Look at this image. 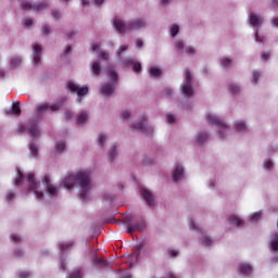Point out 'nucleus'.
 Segmentation results:
<instances>
[{
  "label": "nucleus",
  "mask_w": 278,
  "mask_h": 278,
  "mask_svg": "<svg viewBox=\"0 0 278 278\" xmlns=\"http://www.w3.org/2000/svg\"><path fill=\"white\" fill-rule=\"evenodd\" d=\"M75 184L80 187V200L87 201L88 191L92 188V184L90 182V172H78L76 175L66 176L63 180V186L67 190L73 189Z\"/></svg>",
  "instance_id": "f257e3e1"
},
{
  "label": "nucleus",
  "mask_w": 278,
  "mask_h": 278,
  "mask_svg": "<svg viewBox=\"0 0 278 278\" xmlns=\"http://www.w3.org/2000/svg\"><path fill=\"white\" fill-rule=\"evenodd\" d=\"M113 25L118 34H125V31H131V29H142L147 25V22L144 20H135L125 24L121 18L115 17Z\"/></svg>",
  "instance_id": "f03ea898"
},
{
  "label": "nucleus",
  "mask_w": 278,
  "mask_h": 278,
  "mask_svg": "<svg viewBox=\"0 0 278 278\" xmlns=\"http://www.w3.org/2000/svg\"><path fill=\"white\" fill-rule=\"evenodd\" d=\"M181 92L186 97H192L194 94V90L192 89V74L190 70L186 71V85L181 87Z\"/></svg>",
  "instance_id": "7ed1b4c3"
},
{
  "label": "nucleus",
  "mask_w": 278,
  "mask_h": 278,
  "mask_svg": "<svg viewBox=\"0 0 278 278\" xmlns=\"http://www.w3.org/2000/svg\"><path fill=\"white\" fill-rule=\"evenodd\" d=\"M206 123H208V125H215V127H218V129H224V131H227V124L223 123V121H220V118H218L216 115H206Z\"/></svg>",
  "instance_id": "20e7f679"
},
{
  "label": "nucleus",
  "mask_w": 278,
  "mask_h": 278,
  "mask_svg": "<svg viewBox=\"0 0 278 278\" xmlns=\"http://www.w3.org/2000/svg\"><path fill=\"white\" fill-rule=\"evenodd\" d=\"M67 89L70 92H77L78 97H86V94H88V87L79 88V86L73 81L67 83Z\"/></svg>",
  "instance_id": "39448f33"
},
{
  "label": "nucleus",
  "mask_w": 278,
  "mask_h": 278,
  "mask_svg": "<svg viewBox=\"0 0 278 278\" xmlns=\"http://www.w3.org/2000/svg\"><path fill=\"white\" fill-rule=\"evenodd\" d=\"M144 227H147V224L144 220L137 222L135 224H128L127 225V232L131 235L135 233V231H144Z\"/></svg>",
  "instance_id": "423d86ee"
},
{
  "label": "nucleus",
  "mask_w": 278,
  "mask_h": 278,
  "mask_svg": "<svg viewBox=\"0 0 278 278\" xmlns=\"http://www.w3.org/2000/svg\"><path fill=\"white\" fill-rule=\"evenodd\" d=\"M28 134H30L33 138H38L40 136V128H38V119H33L29 122Z\"/></svg>",
  "instance_id": "0eeeda50"
},
{
  "label": "nucleus",
  "mask_w": 278,
  "mask_h": 278,
  "mask_svg": "<svg viewBox=\"0 0 278 278\" xmlns=\"http://www.w3.org/2000/svg\"><path fill=\"white\" fill-rule=\"evenodd\" d=\"M132 131H141L146 134H153V129L151 127H147V124L143 121L139 122V124H134L132 126Z\"/></svg>",
  "instance_id": "6e6552de"
},
{
  "label": "nucleus",
  "mask_w": 278,
  "mask_h": 278,
  "mask_svg": "<svg viewBox=\"0 0 278 278\" xmlns=\"http://www.w3.org/2000/svg\"><path fill=\"white\" fill-rule=\"evenodd\" d=\"M46 110H50L51 112H58L60 110V105H50L48 103L38 104L36 106L37 114H42Z\"/></svg>",
  "instance_id": "1a4fd4ad"
},
{
  "label": "nucleus",
  "mask_w": 278,
  "mask_h": 278,
  "mask_svg": "<svg viewBox=\"0 0 278 278\" xmlns=\"http://www.w3.org/2000/svg\"><path fill=\"white\" fill-rule=\"evenodd\" d=\"M114 90H116V83H109L102 86L100 92L104 94V97H110L114 94Z\"/></svg>",
  "instance_id": "9d476101"
},
{
  "label": "nucleus",
  "mask_w": 278,
  "mask_h": 278,
  "mask_svg": "<svg viewBox=\"0 0 278 278\" xmlns=\"http://www.w3.org/2000/svg\"><path fill=\"white\" fill-rule=\"evenodd\" d=\"M26 181L28 184V190H37L40 187V182L36 181L34 173H29L26 176Z\"/></svg>",
  "instance_id": "9b49d317"
},
{
  "label": "nucleus",
  "mask_w": 278,
  "mask_h": 278,
  "mask_svg": "<svg viewBox=\"0 0 278 278\" xmlns=\"http://www.w3.org/2000/svg\"><path fill=\"white\" fill-rule=\"evenodd\" d=\"M43 186H46L49 194H56L58 193V189L55 187H53V185H51V178H49L48 175L45 176L43 180H42Z\"/></svg>",
  "instance_id": "f8f14e48"
},
{
  "label": "nucleus",
  "mask_w": 278,
  "mask_h": 278,
  "mask_svg": "<svg viewBox=\"0 0 278 278\" xmlns=\"http://www.w3.org/2000/svg\"><path fill=\"white\" fill-rule=\"evenodd\" d=\"M141 194H142L143 199L147 201V204L150 207H153L154 200H153V194L151 193V191H149L147 189H141Z\"/></svg>",
  "instance_id": "ddd939ff"
},
{
  "label": "nucleus",
  "mask_w": 278,
  "mask_h": 278,
  "mask_svg": "<svg viewBox=\"0 0 278 278\" xmlns=\"http://www.w3.org/2000/svg\"><path fill=\"white\" fill-rule=\"evenodd\" d=\"M249 20H250V25H252V27H260V25L264 22L262 17L255 13H251L249 15Z\"/></svg>",
  "instance_id": "4468645a"
},
{
  "label": "nucleus",
  "mask_w": 278,
  "mask_h": 278,
  "mask_svg": "<svg viewBox=\"0 0 278 278\" xmlns=\"http://www.w3.org/2000/svg\"><path fill=\"white\" fill-rule=\"evenodd\" d=\"M184 177V167L180 165H177L174 174H173V181H179Z\"/></svg>",
  "instance_id": "2eb2a0df"
},
{
  "label": "nucleus",
  "mask_w": 278,
  "mask_h": 278,
  "mask_svg": "<svg viewBox=\"0 0 278 278\" xmlns=\"http://www.w3.org/2000/svg\"><path fill=\"white\" fill-rule=\"evenodd\" d=\"M239 273H241V275H251V273H253V267L249 264H240Z\"/></svg>",
  "instance_id": "dca6fc26"
},
{
  "label": "nucleus",
  "mask_w": 278,
  "mask_h": 278,
  "mask_svg": "<svg viewBox=\"0 0 278 278\" xmlns=\"http://www.w3.org/2000/svg\"><path fill=\"white\" fill-rule=\"evenodd\" d=\"M42 51V48L40 47V45H35L34 46V53L35 56L33 59V62L35 64H40V52Z\"/></svg>",
  "instance_id": "f3484780"
},
{
  "label": "nucleus",
  "mask_w": 278,
  "mask_h": 278,
  "mask_svg": "<svg viewBox=\"0 0 278 278\" xmlns=\"http://www.w3.org/2000/svg\"><path fill=\"white\" fill-rule=\"evenodd\" d=\"M228 220L231 225H236V227H242V225H244V222L236 215H230Z\"/></svg>",
  "instance_id": "a211bd4d"
},
{
  "label": "nucleus",
  "mask_w": 278,
  "mask_h": 278,
  "mask_svg": "<svg viewBox=\"0 0 278 278\" xmlns=\"http://www.w3.org/2000/svg\"><path fill=\"white\" fill-rule=\"evenodd\" d=\"M42 10H47V2H36L33 7L34 12H42Z\"/></svg>",
  "instance_id": "6ab92c4d"
},
{
  "label": "nucleus",
  "mask_w": 278,
  "mask_h": 278,
  "mask_svg": "<svg viewBox=\"0 0 278 278\" xmlns=\"http://www.w3.org/2000/svg\"><path fill=\"white\" fill-rule=\"evenodd\" d=\"M88 121V113L83 112L77 115V125H84Z\"/></svg>",
  "instance_id": "aec40b11"
},
{
  "label": "nucleus",
  "mask_w": 278,
  "mask_h": 278,
  "mask_svg": "<svg viewBox=\"0 0 278 278\" xmlns=\"http://www.w3.org/2000/svg\"><path fill=\"white\" fill-rule=\"evenodd\" d=\"M21 9L27 12V10H34V4L27 0L22 1Z\"/></svg>",
  "instance_id": "412c9836"
},
{
  "label": "nucleus",
  "mask_w": 278,
  "mask_h": 278,
  "mask_svg": "<svg viewBox=\"0 0 278 278\" xmlns=\"http://www.w3.org/2000/svg\"><path fill=\"white\" fill-rule=\"evenodd\" d=\"M207 138H208L207 132H200L198 135L197 142L199 144H203V142H205V140H207Z\"/></svg>",
  "instance_id": "4be33fe9"
},
{
  "label": "nucleus",
  "mask_w": 278,
  "mask_h": 278,
  "mask_svg": "<svg viewBox=\"0 0 278 278\" xmlns=\"http://www.w3.org/2000/svg\"><path fill=\"white\" fill-rule=\"evenodd\" d=\"M61 251H68L70 249H73V241H68L66 243H61L59 245Z\"/></svg>",
  "instance_id": "5701e85b"
},
{
  "label": "nucleus",
  "mask_w": 278,
  "mask_h": 278,
  "mask_svg": "<svg viewBox=\"0 0 278 278\" xmlns=\"http://www.w3.org/2000/svg\"><path fill=\"white\" fill-rule=\"evenodd\" d=\"M21 62H23L21 56H14V58L11 59V66L13 68H16V66H20Z\"/></svg>",
  "instance_id": "b1692460"
},
{
  "label": "nucleus",
  "mask_w": 278,
  "mask_h": 278,
  "mask_svg": "<svg viewBox=\"0 0 278 278\" xmlns=\"http://www.w3.org/2000/svg\"><path fill=\"white\" fill-rule=\"evenodd\" d=\"M92 73H93V75H100V73H101V64L99 62H94L92 64Z\"/></svg>",
  "instance_id": "393cba45"
},
{
  "label": "nucleus",
  "mask_w": 278,
  "mask_h": 278,
  "mask_svg": "<svg viewBox=\"0 0 278 278\" xmlns=\"http://www.w3.org/2000/svg\"><path fill=\"white\" fill-rule=\"evenodd\" d=\"M228 90L231 92V94H238V92H240V87H238V85L231 84L228 86Z\"/></svg>",
  "instance_id": "a878e982"
},
{
  "label": "nucleus",
  "mask_w": 278,
  "mask_h": 278,
  "mask_svg": "<svg viewBox=\"0 0 278 278\" xmlns=\"http://www.w3.org/2000/svg\"><path fill=\"white\" fill-rule=\"evenodd\" d=\"M11 114H15V115L21 114V106H20L18 102H16L12 105Z\"/></svg>",
  "instance_id": "bb28decb"
},
{
  "label": "nucleus",
  "mask_w": 278,
  "mask_h": 278,
  "mask_svg": "<svg viewBox=\"0 0 278 278\" xmlns=\"http://www.w3.org/2000/svg\"><path fill=\"white\" fill-rule=\"evenodd\" d=\"M150 75L152 77H160V75H162V71H160V68H156V67H151Z\"/></svg>",
  "instance_id": "cd10ccee"
},
{
  "label": "nucleus",
  "mask_w": 278,
  "mask_h": 278,
  "mask_svg": "<svg viewBox=\"0 0 278 278\" xmlns=\"http://www.w3.org/2000/svg\"><path fill=\"white\" fill-rule=\"evenodd\" d=\"M64 149H66V143L64 141H59L56 143V152L62 153V151H64Z\"/></svg>",
  "instance_id": "c85d7f7f"
},
{
  "label": "nucleus",
  "mask_w": 278,
  "mask_h": 278,
  "mask_svg": "<svg viewBox=\"0 0 278 278\" xmlns=\"http://www.w3.org/2000/svg\"><path fill=\"white\" fill-rule=\"evenodd\" d=\"M247 129V124L244 122H238L236 124L237 131H244Z\"/></svg>",
  "instance_id": "c756f323"
},
{
  "label": "nucleus",
  "mask_w": 278,
  "mask_h": 278,
  "mask_svg": "<svg viewBox=\"0 0 278 278\" xmlns=\"http://www.w3.org/2000/svg\"><path fill=\"white\" fill-rule=\"evenodd\" d=\"M29 150L34 157H38V147L36 144H30Z\"/></svg>",
  "instance_id": "7c9ffc66"
},
{
  "label": "nucleus",
  "mask_w": 278,
  "mask_h": 278,
  "mask_svg": "<svg viewBox=\"0 0 278 278\" xmlns=\"http://www.w3.org/2000/svg\"><path fill=\"white\" fill-rule=\"evenodd\" d=\"M109 77H111L113 84H116V81L118 80V74H116V72L112 70L109 72Z\"/></svg>",
  "instance_id": "2f4dec72"
},
{
  "label": "nucleus",
  "mask_w": 278,
  "mask_h": 278,
  "mask_svg": "<svg viewBox=\"0 0 278 278\" xmlns=\"http://www.w3.org/2000/svg\"><path fill=\"white\" fill-rule=\"evenodd\" d=\"M23 179H25V176L23 175V173L17 172V179L15 181V186H21V184H23Z\"/></svg>",
  "instance_id": "473e14b6"
},
{
  "label": "nucleus",
  "mask_w": 278,
  "mask_h": 278,
  "mask_svg": "<svg viewBox=\"0 0 278 278\" xmlns=\"http://www.w3.org/2000/svg\"><path fill=\"white\" fill-rule=\"evenodd\" d=\"M93 262L97 266H108V261H104L103 258H94Z\"/></svg>",
  "instance_id": "72a5a7b5"
},
{
  "label": "nucleus",
  "mask_w": 278,
  "mask_h": 278,
  "mask_svg": "<svg viewBox=\"0 0 278 278\" xmlns=\"http://www.w3.org/2000/svg\"><path fill=\"white\" fill-rule=\"evenodd\" d=\"M220 64H222V66H224V68H227V66H229L231 64V59L224 58V59H222Z\"/></svg>",
  "instance_id": "f704fd0d"
},
{
  "label": "nucleus",
  "mask_w": 278,
  "mask_h": 278,
  "mask_svg": "<svg viewBox=\"0 0 278 278\" xmlns=\"http://www.w3.org/2000/svg\"><path fill=\"white\" fill-rule=\"evenodd\" d=\"M132 71L135 73H140V71H142V65H140V63H138V62L132 63Z\"/></svg>",
  "instance_id": "c9c22d12"
},
{
  "label": "nucleus",
  "mask_w": 278,
  "mask_h": 278,
  "mask_svg": "<svg viewBox=\"0 0 278 278\" xmlns=\"http://www.w3.org/2000/svg\"><path fill=\"white\" fill-rule=\"evenodd\" d=\"M114 157H116V147L111 148L109 151V160H114Z\"/></svg>",
  "instance_id": "e433bc0d"
},
{
  "label": "nucleus",
  "mask_w": 278,
  "mask_h": 278,
  "mask_svg": "<svg viewBox=\"0 0 278 278\" xmlns=\"http://www.w3.org/2000/svg\"><path fill=\"white\" fill-rule=\"evenodd\" d=\"M105 140H108V137H105L104 135H100L99 136V144H100V147H104L105 146Z\"/></svg>",
  "instance_id": "4c0bfd02"
},
{
  "label": "nucleus",
  "mask_w": 278,
  "mask_h": 278,
  "mask_svg": "<svg viewBox=\"0 0 278 278\" xmlns=\"http://www.w3.org/2000/svg\"><path fill=\"white\" fill-rule=\"evenodd\" d=\"M134 59H125L123 61L124 66H134Z\"/></svg>",
  "instance_id": "58836bf2"
},
{
  "label": "nucleus",
  "mask_w": 278,
  "mask_h": 278,
  "mask_svg": "<svg viewBox=\"0 0 278 278\" xmlns=\"http://www.w3.org/2000/svg\"><path fill=\"white\" fill-rule=\"evenodd\" d=\"M260 218H262V212H256L251 216V220H260Z\"/></svg>",
  "instance_id": "ea45409f"
},
{
  "label": "nucleus",
  "mask_w": 278,
  "mask_h": 278,
  "mask_svg": "<svg viewBox=\"0 0 278 278\" xmlns=\"http://www.w3.org/2000/svg\"><path fill=\"white\" fill-rule=\"evenodd\" d=\"M172 36H173V38H175V36H177V34H179V26H177V25H174L173 27H172Z\"/></svg>",
  "instance_id": "a19ab883"
},
{
  "label": "nucleus",
  "mask_w": 278,
  "mask_h": 278,
  "mask_svg": "<svg viewBox=\"0 0 278 278\" xmlns=\"http://www.w3.org/2000/svg\"><path fill=\"white\" fill-rule=\"evenodd\" d=\"M41 31L43 36H49V31H51V28L48 25H43Z\"/></svg>",
  "instance_id": "79ce46f5"
},
{
  "label": "nucleus",
  "mask_w": 278,
  "mask_h": 278,
  "mask_svg": "<svg viewBox=\"0 0 278 278\" xmlns=\"http://www.w3.org/2000/svg\"><path fill=\"white\" fill-rule=\"evenodd\" d=\"M202 244L204 247H210V244H212V240L210 239V237H204L202 240Z\"/></svg>",
  "instance_id": "37998d69"
},
{
  "label": "nucleus",
  "mask_w": 278,
  "mask_h": 278,
  "mask_svg": "<svg viewBox=\"0 0 278 278\" xmlns=\"http://www.w3.org/2000/svg\"><path fill=\"white\" fill-rule=\"evenodd\" d=\"M35 195L36 199H38L39 201H42V199H45V193H42V191H35Z\"/></svg>",
  "instance_id": "c03bdc74"
},
{
  "label": "nucleus",
  "mask_w": 278,
  "mask_h": 278,
  "mask_svg": "<svg viewBox=\"0 0 278 278\" xmlns=\"http://www.w3.org/2000/svg\"><path fill=\"white\" fill-rule=\"evenodd\" d=\"M92 51L94 53H99V51H101V45L100 43H93L92 45Z\"/></svg>",
  "instance_id": "a18cd8bd"
},
{
  "label": "nucleus",
  "mask_w": 278,
  "mask_h": 278,
  "mask_svg": "<svg viewBox=\"0 0 278 278\" xmlns=\"http://www.w3.org/2000/svg\"><path fill=\"white\" fill-rule=\"evenodd\" d=\"M34 25V20L33 18H27L24 23L25 27H31Z\"/></svg>",
  "instance_id": "49530a36"
},
{
  "label": "nucleus",
  "mask_w": 278,
  "mask_h": 278,
  "mask_svg": "<svg viewBox=\"0 0 278 278\" xmlns=\"http://www.w3.org/2000/svg\"><path fill=\"white\" fill-rule=\"evenodd\" d=\"M257 79H260V72L254 71V72H253V80H254V84H257Z\"/></svg>",
  "instance_id": "de8ad7c7"
},
{
  "label": "nucleus",
  "mask_w": 278,
  "mask_h": 278,
  "mask_svg": "<svg viewBox=\"0 0 278 278\" xmlns=\"http://www.w3.org/2000/svg\"><path fill=\"white\" fill-rule=\"evenodd\" d=\"M123 51H127V46H122L119 47V49L116 51V55H121V53H123Z\"/></svg>",
  "instance_id": "09e8293b"
},
{
  "label": "nucleus",
  "mask_w": 278,
  "mask_h": 278,
  "mask_svg": "<svg viewBox=\"0 0 278 278\" xmlns=\"http://www.w3.org/2000/svg\"><path fill=\"white\" fill-rule=\"evenodd\" d=\"M190 229H194L195 231H199V228L197 227V224H194L193 220L189 222Z\"/></svg>",
  "instance_id": "8fccbe9b"
},
{
  "label": "nucleus",
  "mask_w": 278,
  "mask_h": 278,
  "mask_svg": "<svg viewBox=\"0 0 278 278\" xmlns=\"http://www.w3.org/2000/svg\"><path fill=\"white\" fill-rule=\"evenodd\" d=\"M167 121H168V123H170V124L175 123V115H173V114H167Z\"/></svg>",
  "instance_id": "3c124183"
},
{
  "label": "nucleus",
  "mask_w": 278,
  "mask_h": 278,
  "mask_svg": "<svg viewBox=\"0 0 278 278\" xmlns=\"http://www.w3.org/2000/svg\"><path fill=\"white\" fill-rule=\"evenodd\" d=\"M121 116H122V118H123L124 121L127 119V118H129V116H130L129 111H124Z\"/></svg>",
  "instance_id": "603ef678"
},
{
  "label": "nucleus",
  "mask_w": 278,
  "mask_h": 278,
  "mask_svg": "<svg viewBox=\"0 0 278 278\" xmlns=\"http://www.w3.org/2000/svg\"><path fill=\"white\" fill-rule=\"evenodd\" d=\"M164 92H165V97H170L173 94V89L170 88H165L164 89Z\"/></svg>",
  "instance_id": "864d4df0"
},
{
  "label": "nucleus",
  "mask_w": 278,
  "mask_h": 278,
  "mask_svg": "<svg viewBox=\"0 0 278 278\" xmlns=\"http://www.w3.org/2000/svg\"><path fill=\"white\" fill-rule=\"evenodd\" d=\"M186 53H188L189 55L194 54V48H192V47H187V48H186Z\"/></svg>",
  "instance_id": "5fc2aeb1"
},
{
  "label": "nucleus",
  "mask_w": 278,
  "mask_h": 278,
  "mask_svg": "<svg viewBox=\"0 0 278 278\" xmlns=\"http://www.w3.org/2000/svg\"><path fill=\"white\" fill-rule=\"evenodd\" d=\"M11 238L13 242H21V237H18V235H12Z\"/></svg>",
  "instance_id": "6e6d98bb"
},
{
  "label": "nucleus",
  "mask_w": 278,
  "mask_h": 278,
  "mask_svg": "<svg viewBox=\"0 0 278 278\" xmlns=\"http://www.w3.org/2000/svg\"><path fill=\"white\" fill-rule=\"evenodd\" d=\"M100 58H101L102 60H108V59L110 58V54H108V52H101V53H100Z\"/></svg>",
  "instance_id": "4d7b16f0"
},
{
  "label": "nucleus",
  "mask_w": 278,
  "mask_h": 278,
  "mask_svg": "<svg viewBox=\"0 0 278 278\" xmlns=\"http://www.w3.org/2000/svg\"><path fill=\"white\" fill-rule=\"evenodd\" d=\"M176 49H179V50L184 49V41H177Z\"/></svg>",
  "instance_id": "13d9d810"
},
{
  "label": "nucleus",
  "mask_w": 278,
  "mask_h": 278,
  "mask_svg": "<svg viewBox=\"0 0 278 278\" xmlns=\"http://www.w3.org/2000/svg\"><path fill=\"white\" fill-rule=\"evenodd\" d=\"M14 199V192L7 193V201H12Z\"/></svg>",
  "instance_id": "bf43d9fd"
},
{
  "label": "nucleus",
  "mask_w": 278,
  "mask_h": 278,
  "mask_svg": "<svg viewBox=\"0 0 278 278\" xmlns=\"http://www.w3.org/2000/svg\"><path fill=\"white\" fill-rule=\"evenodd\" d=\"M169 255L170 257H177V255H179V252H177L176 250H172L169 251Z\"/></svg>",
  "instance_id": "052dcab7"
},
{
  "label": "nucleus",
  "mask_w": 278,
  "mask_h": 278,
  "mask_svg": "<svg viewBox=\"0 0 278 278\" xmlns=\"http://www.w3.org/2000/svg\"><path fill=\"white\" fill-rule=\"evenodd\" d=\"M265 168H268V169L273 168V161L265 162Z\"/></svg>",
  "instance_id": "680f3d73"
},
{
  "label": "nucleus",
  "mask_w": 278,
  "mask_h": 278,
  "mask_svg": "<svg viewBox=\"0 0 278 278\" xmlns=\"http://www.w3.org/2000/svg\"><path fill=\"white\" fill-rule=\"evenodd\" d=\"M255 38L257 42H264V37H261L258 33H256Z\"/></svg>",
  "instance_id": "e2e57ef3"
},
{
  "label": "nucleus",
  "mask_w": 278,
  "mask_h": 278,
  "mask_svg": "<svg viewBox=\"0 0 278 278\" xmlns=\"http://www.w3.org/2000/svg\"><path fill=\"white\" fill-rule=\"evenodd\" d=\"M27 277H29V273H27V271H22L20 274V278H27Z\"/></svg>",
  "instance_id": "0e129e2a"
},
{
  "label": "nucleus",
  "mask_w": 278,
  "mask_h": 278,
  "mask_svg": "<svg viewBox=\"0 0 278 278\" xmlns=\"http://www.w3.org/2000/svg\"><path fill=\"white\" fill-rule=\"evenodd\" d=\"M52 16L54 17V18H60V11H52Z\"/></svg>",
  "instance_id": "69168bd1"
},
{
  "label": "nucleus",
  "mask_w": 278,
  "mask_h": 278,
  "mask_svg": "<svg viewBox=\"0 0 278 278\" xmlns=\"http://www.w3.org/2000/svg\"><path fill=\"white\" fill-rule=\"evenodd\" d=\"M271 25H274V27H278V17H275V18L271 21Z\"/></svg>",
  "instance_id": "338daca9"
},
{
  "label": "nucleus",
  "mask_w": 278,
  "mask_h": 278,
  "mask_svg": "<svg viewBox=\"0 0 278 278\" xmlns=\"http://www.w3.org/2000/svg\"><path fill=\"white\" fill-rule=\"evenodd\" d=\"M136 45H137L138 49H140L142 47L143 42L141 41V39H137Z\"/></svg>",
  "instance_id": "774afa93"
}]
</instances>
